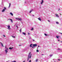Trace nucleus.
Returning a JSON list of instances; mask_svg holds the SVG:
<instances>
[{
	"label": "nucleus",
	"instance_id": "nucleus-7",
	"mask_svg": "<svg viewBox=\"0 0 62 62\" xmlns=\"http://www.w3.org/2000/svg\"><path fill=\"white\" fill-rule=\"evenodd\" d=\"M38 19L39 21H41V19H40V17H39V18H38Z\"/></svg>",
	"mask_w": 62,
	"mask_h": 62
},
{
	"label": "nucleus",
	"instance_id": "nucleus-47",
	"mask_svg": "<svg viewBox=\"0 0 62 62\" xmlns=\"http://www.w3.org/2000/svg\"><path fill=\"white\" fill-rule=\"evenodd\" d=\"M38 47H40L39 46H38Z\"/></svg>",
	"mask_w": 62,
	"mask_h": 62
},
{
	"label": "nucleus",
	"instance_id": "nucleus-46",
	"mask_svg": "<svg viewBox=\"0 0 62 62\" xmlns=\"http://www.w3.org/2000/svg\"><path fill=\"white\" fill-rule=\"evenodd\" d=\"M58 41H59V40H58Z\"/></svg>",
	"mask_w": 62,
	"mask_h": 62
},
{
	"label": "nucleus",
	"instance_id": "nucleus-8",
	"mask_svg": "<svg viewBox=\"0 0 62 62\" xmlns=\"http://www.w3.org/2000/svg\"><path fill=\"white\" fill-rule=\"evenodd\" d=\"M32 11H33V9H31V10L29 12L30 13H31V12Z\"/></svg>",
	"mask_w": 62,
	"mask_h": 62
},
{
	"label": "nucleus",
	"instance_id": "nucleus-41",
	"mask_svg": "<svg viewBox=\"0 0 62 62\" xmlns=\"http://www.w3.org/2000/svg\"><path fill=\"white\" fill-rule=\"evenodd\" d=\"M60 10V8H59V10Z\"/></svg>",
	"mask_w": 62,
	"mask_h": 62
},
{
	"label": "nucleus",
	"instance_id": "nucleus-42",
	"mask_svg": "<svg viewBox=\"0 0 62 62\" xmlns=\"http://www.w3.org/2000/svg\"><path fill=\"white\" fill-rule=\"evenodd\" d=\"M48 22H50V21L48 20Z\"/></svg>",
	"mask_w": 62,
	"mask_h": 62
},
{
	"label": "nucleus",
	"instance_id": "nucleus-27",
	"mask_svg": "<svg viewBox=\"0 0 62 62\" xmlns=\"http://www.w3.org/2000/svg\"><path fill=\"white\" fill-rule=\"evenodd\" d=\"M16 62V61H13L12 62Z\"/></svg>",
	"mask_w": 62,
	"mask_h": 62
},
{
	"label": "nucleus",
	"instance_id": "nucleus-10",
	"mask_svg": "<svg viewBox=\"0 0 62 62\" xmlns=\"http://www.w3.org/2000/svg\"><path fill=\"white\" fill-rule=\"evenodd\" d=\"M0 43L2 45V47H4V46H3V44H2V43L1 42H0Z\"/></svg>",
	"mask_w": 62,
	"mask_h": 62
},
{
	"label": "nucleus",
	"instance_id": "nucleus-9",
	"mask_svg": "<svg viewBox=\"0 0 62 62\" xmlns=\"http://www.w3.org/2000/svg\"><path fill=\"white\" fill-rule=\"evenodd\" d=\"M55 15H56V16H57V17H59V16H58V15H57V14H55Z\"/></svg>",
	"mask_w": 62,
	"mask_h": 62
},
{
	"label": "nucleus",
	"instance_id": "nucleus-12",
	"mask_svg": "<svg viewBox=\"0 0 62 62\" xmlns=\"http://www.w3.org/2000/svg\"><path fill=\"white\" fill-rule=\"evenodd\" d=\"M9 19L10 20H11V23H12L13 22V21H12V20L11 19Z\"/></svg>",
	"mask_w": 62,
	"mask_h": 62
},
{
	"label": "nucleus",
	"instance_id": "nucleus-18",
	"mask_svg": "<svg viewBox=\"0 0 62 62\" xmlns=\"http://www.w3.org/2000/svg\"><path fill=\"white\" fill-rule=\"evenodd\" d=\"M45 36H47V34H46L44 33V34Z\"/></svg>",
	"mask_w": 62,
	"mask_h": 62
},
{
	"label": "nucleus",
	"instance_id": "nucleus-35",
	"mask_svg": "<svg viewBox=\"0 0 62 62\" xmlns=\"http://www.w3.org/2000/svg\"><path fill=\"white\" fill-rule=\"evenodd\" d=\"M25 61H23V62H25Z\"/></svg>",
	"mask_w": 62,
	"mask_h": 62
},
{
	"label": "nucleus",
	"instance_id": "nucleus-5",
	"mask_svg": "<svg viewBox=\"0 0 62 62\" xmlns=\"http://www.w3.org/2000/svg\"><path fill=\"white\" fill-rule=\"evenodd\" d=\"M42 2H41V5L42 4V3H43V0H42Z\"/></svg>",
	"mask_w": 62,
	"mask_h": 62
},
{
	"label": "nucleus",
	"instance_id": "nucleus-33",
	"mask_svg": "<svg viewBox=\"0 0 62 62\" xmlns=\"http://www.w3.org/2000/svg\"><path fill=\"white\" fill-rule=\"evenodd\" d=\"M16 27L18 28V26H16Z\"/></svg>",
	"mask_w": 62,
	"mask_h": 62
},
{
	"label": "nucleus",
	"instance_id": "nucleus-40",
	"mask_svg": "<svg viewBox=\"0 0 62 62\" xmlns=\"http://www.w3.org/2000/svg\"><path fill=\"white\" fill-rule=\"evenodd\" d=\"M60 34H62V33H60Z\"/></svg>",
	"mask_w": 62,
	"mask_h": 62
},
{
	"label": "nucleus",
	"instance_id": "nucleus-19",
	"mask_svg": "<svg viewBox=\"0 0 62 62\" xmlns=\"http://www.w3.org/2000/svg\"><path fill=\"white\" fill-rule=\"evenodd\" d=\"M56 23L57 24H59V22H56Z\"/></svg>",
	"mask_w": 62,
	"mask_h": 62
},
{
	"label": "nucleus",
	"instance_id": "nucleus-37",
	"mask_svg": "<svg viewBox=\"0 0 62 62\" xmlns=\"http://www.w3.org/2000/svg\"><path fill=\"white\" fill-rule=\"evenodd\" d=\"M28 35H30V33H28Z\"/></svg>",
	"mask_w": 62,
	"mask_h": 62
},
{
	"label": "nucleus",
	"instance_id": "nucleus-2",
	"mask_svg": "<svg viewBox=\"0 0 62 62\" xmlns=\"http://www.w3.org/2000/svg\"><path fill=\"white\" fill-rule=\"evenodd\" d=\"M7 27H8V29L9 30H10L11 28H10V25L7 26Z\"/></svg>",
	"mask_w": 62,
	"mask_h": 62
},
{
	"label": "nucleus",
	"instance_id": "nucleus-30",
	"mask_svg": "<svg viewBox=\"0 0 62 62\" xmlns=\"http://www.w3.org/2000/svg\"><path fill=\"white\" fill-rule=\"evenodd\" d=\"M8 48H6V50H8Z\"/></svg>",
	"mask_w": 62,
	"mask_h": 62
},
{
	"label": "nucleus",
	"instance_id": "nucleus-1",
	"mask_svg": "<svg viewBox=\"0 0 62 62\" xmlns=\"http://www.w3.org/2000/svg\"><path fill=\"white\" fill-rule=\"evenodd\" d=\"M31 54V52H30L28 56L27 61H28V60H29V58H31V56H32V54Z\"/></svg>",
	"mask_w": 62,
	"mask_h": 62
},
{
	"label": "nucleus",
	"instance_id": "nucleus-49",
	"mask_svg": "<svg viewBox=\"0 0 62 62\" xmlns=\"http://www.w3.org/2000/svg\"><path fill=\"white\" fill-rule=\"evenodd\" d=\"M19 46H21V45H19Z\"/></svg>",
	"mask_w": 62,
	"mask_h": 62
},
{
	"label": "nucleus",
	"instance_id": "nucleus-48",
	"mask_svg": "<svg viewBox=\"0 0 62 62\" xmlns=\"http://www.w3.org/2000/svg\"><path fill=\"white\" fill-rule=\"evenodd\" d=\"M25 3H26V2H25Z\"/></svg>",
	"mask_w": 62,
	"mask_h": 62
},
{
	"label": "nucleus",
	"instance_id": "nucleus-21",
	"mask_svg": "<svg viewBox=\"0 0 62 62\" xmlns=\"http://www.w3.org/2000/svg\"><path fill=\"white\" fill-rule=\"evenodd\" d=\"M19 18H16V20H19Z\"/></svg>",
	"mask_w": 62,
	"mask_h": 62
},
{
	"label": "nucleus",
	"instance_id": "nucleus-14",
	"mask_svg": "<svg viewBox=\"0 0 62 62\" xmlns=\"http://www.w3.org/2000/svg\"><path fill=\"white\" fill-rule=\"evenodd\" d=\"M11 5V4H10V3H9V6L8 7V8H9V7H10Z\"/></svg>",
	"mask_w": 62,
	"mask_h": 62
},
{
	"label": "nucleus",
	"instance_id": "nucleus-26",
	"mask_svg": "<svg viewBox=\"0 0 62 62\" xmlns=\"http://www.w3.org/2000/svg\"><path fill=\"white\" fill-rule=\"evenodd\" d=\"M32 44H31L30 45V47H32Z\"/></svg>",
	"mask_w": 62,
	"mask_h": 62
},
{
	"label": "nucleus",
	"instance_id": "nucleus-43",
	"mask_svg": "<svg viewBox=\"0 0 62 62\" xmlns=\"http://www.w3.org/2000/svg\"><path fill=\"white\" fill-rule=\"evenodd\" d=\"M32 48H34V46H32Z\"/></svg>",
	"mask_w": 62,
	"mask_h": 62
},
{
	"label": "nucleus",
	"instance_id": "nucleus-11",
	"mask_svg": "<svg viewBox=\"0 0 62 62\" xmlns=\"http://www.w3.org/2000/svg\"><path fill=\"white\" fill-rule=\"evenodd\" d=\"M10 14H11L12 16H13V14L12 13H10Z\"/></svg>",
	"mask_w": 62,
	"mask_h": 62
},
{
	"label": "nucleus",
	"instance_id": "nucleus-39",
	"mask_svg": "<svg viewBox=\"0 0 62 62\" xmlns=\"http://www.w3.org/2000/svg\"><path fill=\"white\" fill-rule=\"evenodd\" d=\"M58 60L59 61H60V60L59 59H58Z\"/></svg>",
	"mask_w": 62,
	"mask_h": 62
},
{
	"label": "nucleus",
	"instance_id": "nucleus-32",
	"mask_svg": "<svg viewBox=\"0 0 62 62\" xmlns=\"http://www.w3.org/2000/svg\"><path fill=\"white\" fill-rule=\"evenodd\" d=\"M3 37H6V36H5V35H3Z\"/></svg>",
	"mask_w": 62,
	"mask_h": 62
},
{
	"label": "nucleus",
	"instance_id": "nucleus-4",
	"mask_svg": "<svg viewBox=\"0 0 62 62\" xmlns=\"http://www.w3.org/2000/svg\"><path fill=\"white\" fill-rule=\"evenodd\" d=\"M5 52L6 53V54H7V53H8V50H5Z\"/></svg>",
	"mask_w": 62,
	"mask_h": 62
},
{
	"label": "nucleus",
	"instance_id": "nucleus-24",
	"mask_svg": "<svg viewBox=\"0 0 62 62\" xmlns=\"http://www.w3.org/2000/svg\"><path fill=\"white\" fill-rule=\"evenodd\" d=\"M39 52V50H37V52Z\"/></svg>",
	"mask_w": 62,
	"mask_h": 62
},
{
	"label": "nucleus",
	"instance_id": "nucleus-38",
	"mask_svg": "<svg viewBox=\"0 0 62 62\" xmlns=\"http://www.w3.org/2000/svg\"><path fill=\"white\" fill-rule=\"evenodd\" d=\"M58 50H60V49H58Z\"/></svg>",
	"mask_w": 62,
	"mask_h": 62
},
{
	"label": "nucleus",
	"instance_id": "nucleus-25",
	"mask_svg": "<svg viewBox=\"0 0 62 62\" xmlns=\"http://www.w3.org/2000/svg\"><path fill=\"white\" fill-rule=\"evenodd\" d=\"M12 37L13 38H15V36H12Z\"/></svg>",
	"mask_w": 62,
	"mask_h": 62
},
{
	"label": "nucleus",
	"instance_id": "nucleus-13",
	"mask_svg": "<svg viewBox=\"0 0 62 62\" xmlns=\"http://www.w3.org/2000/svg\"><path fill=\"white\" fill-rule=\"evenodd\" d=\"M22 18H19L18 19V20H20V21H22Z\"/></svg>",
	"mask_w": 62,
	"mask_h": 62
},
{
	"label": "nucleus",
	"instance_id": "nucleus-23",
	"mask_svg": "<svg viewBox=\"0 0 62 62\" xmlns=\"http://www.w3.org/2000/svg\"><path fill=\"white\" fill-rule=\"evenodd\" d=\"M20 32H21L22 31V29H21L20 30Z\"/></svg>",
	"mask_w": 62,
	"mask_h": 62
},
{
	"label": "nucleus",
	"instance_id": "nucleus-36",
	"mask_svg": "<svg viewBox=\"0 0 62 62\" xmlns=\"http://www.w3.org/2000/svg\"><path fill=\"white\" fill-rule=\"evenodd\" d=\"M33 41H35V40H34V39H33Z\"/></svg>",
	"mask_w": 62,
	"mask_h": 62
},
{
	"label": "nucleus",
	"instance_id": "nucleus-28",
	"mask_svg": "<svg viewBox=\"0 0 62 62\" xmlns=\"http://www.w3.org/2000/svg\"><path fill=\"white\" fill-rule=\"evenodd\" d=\"M4 9L5 10L6 9V7H4Z\"/></svg>",
	"mask_w": 62,
	"mask_h": 62
},
{
	"label": "nucleus",
	"instance_id": "nucleus-50",
	"mask_svg": "<svg viewBox=\"0 0 62 62\" xmlns=\"http://www.w3.org/2000/svg\"><path fill=\"white\" fill-rule=\"evenodd\" d=\"M61 42H62V41H61Z\"/></svg>",
	"mask_w": 62,
	"mask_h": 62
},
{
	"label": "nucleus",
	"instance_id": "nucleus-3",
	"mask_svg": "<svg viewBox=\"0 0 62 62\" xmlns=\"http://www.w3.org/2000/svg\"><path fill=\"white\" fill-rule=\"evenodd\" d=\"M34 47H36L37 46V44H34L32 45Z\"/></svg>",
	"mask_w": 62,
	"mask_h": 62
},
{
	"label": "nucleus",
	"instance_id": "nucleus-45",
	"mask_svg": "<svg viewBox=\"0 0 62 62\" xmlns=\"http://www.w3.org/2000/svg\"><path fill=\"white\" fill-rule=\"evenodd\" d=\"M32 16H34V15H32Z\"/></svg>",
	"mask_w": 62,
	"mask_h": 62
},
{
	"label": "nucleus",
	"instance_id": "nucleus-31",
	"mask_svg": "<svg viewBox=\"0 0 62 62\" xmlns=\"http://www.w3.org/2000/svg\"><path fill=\"white\" fill-rule=\"evenodd\" d=\"M31 62V60H30L29 62Z\"/></svg>",
	"mask_w": 62,
	"mask_h": 62
},
{
	"label": "nucleus",
	"instance_id": "nucleus-20",
	"mask_svg": "<svg viewBox=\"0 0 62 62\" xmlns=\"http://www.w3.org/2000/svg\"><path fill=\"white\" fill-rule=\"evenodd\" d=\"M34 30V28H32L31 29V30Z\"/></svg>",
	"mask_w": 62,
	"mask_h": 62
},
{
	"label": "nucleus",
	"instance_id": "nucleus-34",
	"mask_svg": "<svg viewBox=\"0 0 62 62\" xmlns=\"http://www.w3.org/2000/svg\"><path fill=\"white\" fill-rule=\"evenodd\" d=\"M41 55H44V54H41Z\"/></svg>",
	"mask_w": 62,
	"mask_h": 62
},
{
	"label": "nucleus",
	"instance_id": "nucleus-15",
	"mask_svg": "<svg viewBox=\"0 0 62 62\" xmlns=\"http://www.w3.org/2000/svg\"><path fill=\"white\" fill-rule=\"evenodd\" d=\"M23 34L24 35H26V33H25L23 32Z\"/></svg>",
	"mask_w": 62,
	"mask_h": 62
},
{
	"label": "nucleus",
	"instance_id": "nucleus-16",
	"mask_svg": "<svg viewBox=\"0 0 62 62\" xmlns=\"http://www.w3.org/2000/svg\"><path fill=\"white\" fill-rule=\"evenodd\" d=\"M13 48V47H12L11 48L10 47L9 48V49H11H11H12Z\"/></svg>",
	"mask_w": 62,
	"mask_h": 62
},
{
	"label": "nucleus",
	"instance_id": "nucleus-29",
	"mask_svg": "<svg viewBox=\"0 0 62 62\" xmlns=\"http://www.w3.org/2000/svg\"><path fill=\"white\" fill-rule=\"evenodd\" d=\"M52 55H53V54L50 55V56H52Z\"/></svg>",
	"mask_w": 62,
	"mask_h": 62
},
{
	"label": "nucleus",
	"instance_id": "nucleus-44",
	"mask_svg": "<svg viewBox=\"0 0 62 62\" xmlns=\"http://www.w3.org/2000/svg\"><path fill=\"white\" fill-rule=\"evenodd\" d=\"M60 14V15H62V14Z\"/></svg>",
	"mask_w": 62,
	"mask_h": 62
},
{
	"label": "nucleus",
	"instance_id": "nucleus-22",
	"mask_svg": "<svg viewBox=\"0 0 62 62\" xmlns=\"http://www.w3.org/2000/svg\"><path fill=\"white\" fill-rule=\"evenodd\" d=\"M38 61V59H36V62H37V61Z\"/></svg>",
	"mask_w": 62,
	"mask_h": 62
},
{
	"label": "nucleus",
	"instance_id": "nucleus-17",
	"mask_svg": "<svg viewBox=\"0 0 62 62\" xmlns=\"http://www.w3.org/2000/svg\"><path fill=\"white\" fill-rule=\"evenodd\" d=\"M5 11V9H3L2 11V12H4Z\"/></svg>",
	"mask_w": 62,
	"mask_h": 62
},
{
	"label": "nucleus",
	"instance_id": "nucleus-6",
	"mask_svg": "<svg viewBox=\"0 0 62 62\" xmlns=\"http://www.w3.org/2000/svg\"><path fill=\"white\" fill-rule=\"evenodd\" d=\"M56 38L57 39H59V38L60 37V36H56Z\"/></svg>",
	"mask_w": 62,
	"mask_h": 62
}]
</instances>
